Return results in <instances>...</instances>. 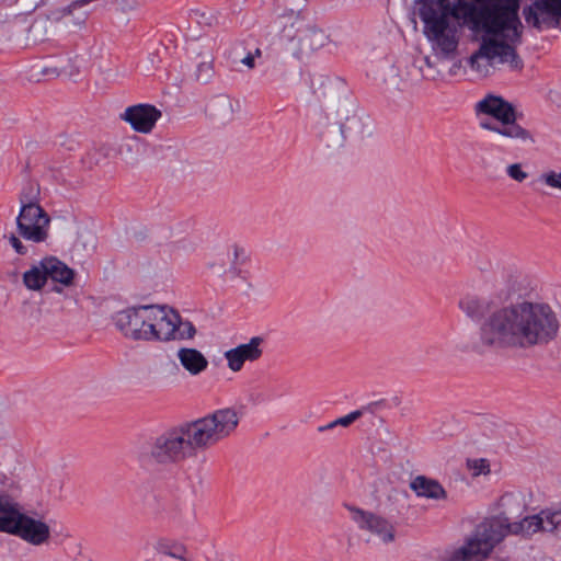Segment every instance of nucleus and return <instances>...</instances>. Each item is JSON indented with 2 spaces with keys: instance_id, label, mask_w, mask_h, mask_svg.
I'll list each match as a JSON object with an SVG mask.
<instances>
[{
  "instance_id": "nucleus-12",
  "label": "nucleus",
  "mask_w": 561,
  "mask_h": 561,
  "mask_svg": "<svg viewBox=\"0 0 561 561\" xmlns=\"http://www.w3.org/2000/svg\"><path fill=\"white\" fill-rule=\"evenodd\" d=\"M432 53L424 57V78L434 81H448L456 69V42L431 43Z\"/></svg>"
},
{
  "instance_id": "nucleus-18",
  "label": "nucleus",
  "mask_w": 561,
  "mask_h": 561,
  "mask_svg": "<svg viewBox=\"0 0 561 561\" xmlns=\"http://www.w3.org/2000/svg\"><path fill=\"white\" fill-rule=\"evenodd\" d=\"M240 103L226 94L214 96L208 105V115L210 118L227 123L237 117L240 113Z\"/></svg>"
},
{
  "instance_id": "nucleus-9",
  "label": "nucleus",
  "mask_w": 561,
  "mask_h": 561,
  "mask_svg": "<svg viewBox=\"0 0 561 561\" xmlns=\"http://www.w3.org/2000/svg\"><path fill=\"white\" fill-rule=\"evenodd\" d=\"M423 34L430 43L456 42V2H417Z\"/></svg>"
},
{
  "instance_id": "nucleus-29",
  "label": "nucleus",
  "mask_w": 561,
  "mask_h": 561,
  "mask_svg": "<svg viewBox=\"0 0 561 561\" xmlns=\"http://www.w3.org/2000/svg\"><path fill=\"white\" fill-rule=\"evenodd\" d=\"M137 11L136 2H113L110 12L119 21H128Z\"/></svg>"
},
{
  "instance_id": "nucleus-14",
  "label": "nucleus",
  "mask_w": 561,
  "mask_h": 561,
  "mask_svg": "<svg viewBox=\"0 0 561 561\" xmlns=\"http://www.w3.org/2000/svg\"><path fill=\"white\" fill-rule=\"evenodd\" d=\"M263 337L253 336L248 343H242L233 348L227 350L224 353V357L227 362L228 369L232 373H239L247 362L253 363L259 360L263 355Z\"/></svg>"
},
{
  "instance_id": "nucleus-5",
  "label": "nucleus",
  "mask_w": 561,
  "mask_h": 561,
  "mask_svg": "<svg viewBox=\"0 0 561 561\" xmlns=\"http://www.w3.org/2000/svg\"><path fill=\"white\" fill-rule=\"evenodd\" d=\"M116 329L128 340L148 343L192 340L196 329L167 305H141L114 316Z\"/></svg>"
},
{
  "instance_id": "nucleus-17",
  "label": "nucleus",
  "mask_w": 561,
  "mask_h": 561,
  "mask_svg": "<svg viewBox=\"0 0 561 561\" xmlns=\"http://www.w3.org/2000/svg\"><path fill=\"white\" fill-rule=\"evenodd\" d=\"M293 42L296 45L295 54L298 57H304L324 47L329 42V36L322 30L308 27L299 30Z\"/></svg>"
},
{
  "instance_id": "nucleus-35",
  "label": "nucleus",
  "mask_w": 561,
  "mask_h": 561,
  "mask_svg": "<svg viewBox=\"0 0 561 561\" xmlns=\"http://www.w3.org/2000/svg\"><path fill=\"white\" fill-rule=\"evenodd\" d=\"M506 172L508 174L510 178H512L513 180L517 181V182H523L527 179L528 176V173L525 172L523 169H522V164L520 163H513V164H510L506 169Z\"/></svg>"
},
{
  "instance_id": "nucleus-38",
  "label": "nucleus",
  "mask_w": 561,
  "mask_h": 561,
  "mask_svg": "<svg viewBox=\"0 0 561 561\" xmlns=\"http://www.w3.org/2000/svg\"><path fill=\"white\" fill-rule=\"evenodd\" d=\"M468 2H458V13L467 8Z\"/></svg>"
},
{
  "instance_id": "nucleus-22",
  "label": "nucleus",
  "mask_w": 561,
  "mask_h": 561,
  "mask_svg": "<svg viewBox=\"0 0 561 561\" xmlns=\"http://www.w3.org/2000/svg\"><path fill=\"white\" fill-rule=\"evenodd\" d=\"M528 286L526 278L520 275H510L497 287V297L504 301H511L526 293Z\"/></svg>"
},
{
  "instance_id": "nucleus-3",
  "label": "nucleus",
  "mask_w": 561,
  "mask_h": 561,
  "mask_svg": "<svg viewBox=\"0 0 561 561\" xmlns=\"http://www.w3.org/2000/svg\"><path fill=\"white\" fill-rule=\"evenodd\" d=\"M524 503L513 493L502 495L495 503V513L484 516L458 549V561H485L508 535L531 536L538 531L554 533L561 529V508H546L538 514L522 515Z\"/></svg>"
},
{
  "instance_id": "nucleus-16",
  "label": "nucleus",
  "mask_w": 561,
  "mask_h": 561,
  "mask_svg": "<svg viewBox=\"0 0 561 561\" xmlns=\"http://www.w3.org/2000/svg\"><path fill=\"white\" fill-rule=\"evenodd\" d=\"M245 251L243 248L233 244L218 254L211 262L207 264L208 270L217 276H226L228 274L233 277L238 275L236 265L244 263Z\"/></svg>"
},
{
  "instance_id": "nucleus-28",
  "label": "nucleus",
  "mask_w": 561,
  "mask_h": 561,
  "mask_svg": "<svg viewBox=\"0 0 561 561\" xmlns=\"http://www.w3.org/2000/svg\"><path fill=\"white\" fill-rule=\"evenodd\" d=\"M462 309L471 319H480L485 312V304L476 297H467L462 301Z\"/></svg>"
},
{
  "instance_id": "nucleus-39",
  "label": "nucleus",
  "mask_w": 561,
  "mask_h": 561,
  "mask_svg": "<svg viewBox=\"0 0 561 561\" xmlns=\"http://www.w3.org/2000/svg\"><path fill=\"white\" fill-rule=\"evenodd\" d=\"M251 54H252V55H254V58H255V57H261L262 51H261V49H260V48H256V49L254 50V53H251Z\"/></svg>"
},
{
  "instance_id": "nucleus-4",
  "label": "nucleus",
  "mask_w": 561,
  "mask_h": 561,
  "mask_svg": "<svg viewBox=\"0 0 561 561\" xmlns=\"http://www.w3.org/2000/svg\"><path fill=\"white\" fill-rule=\"evenodd\" d=\"M238 424L239 415L233 409L216 410L152 438L140 450L139 461L152 468L174 466L226 439L236 431Z\"/></svg>"
},
{
  "instance_id": "nucleus-37",
  "label": "nucleus",
  "mask_w": 561,
  "mask_h": 561,
  "mask_svg": "<svg viewBox=\"0 0 561 561\" xmlns=\"http://www.w3.org/2000/svg\"><path fill=\"white\" fill-rule=\"evenodd\" d=\"M241 64L248 67L249 69H253L255 66L254 55L248 54L244 58L241 59Z\"/></svg>"
},
{
  "instance_id": "nucleus-21",
  "label": "nucleus",
  "mask_w": 561,
  "mask_h": 561,
  "mask_svg": "<svg viewBox=\"0 0 561 561\" xmlns=\"http://www.w3.org/2000/svg\"><path fill=\"white\" fill-rule=\"evenodd\" d=\"M42 267L46 272L47 278L60 283L65 286L72 284L75 272L68 267L64 262L56 257H46L42 260Z\"/></svg>"
},
{
  "instance_id": "nucleus-19",
  "label": "nucleus",
  "mask_w": 561,
  "mask_h": 561,
  "mask_svg": "<svg viewBox=\"0 0 561 561\" xmlns=\"http://www.w3.org/2000/svg\"><path fill=\"white\" fill-rule=\"evenodd\" d=\"M176 358L181 367L191 376H198L208 368L206 356L194 347H180Z\"/></svg>"
},
{
  "instance_id": "nucleus-34",
  "label": "nucleus",
  "mask_w": 561,
  "mask_h": 561,
  "mask_svg": "<svg viewBox=\"0 0 561 561\" xmlns=\"http://www.w3.org/2000/svg\"><path fill=\"white\" fill-rule=\"evenodd\" d=\"M213 75V58L208 57L202 61L197 67V78L201 80H208Z\"/></svg>"
},
{
  "instance_id": "nucleus-6",
  "label": "nucleus",
  "mask_w": 561,
  "mask_h": 561,
  "mask_svg": "<svg viewBox=\"0 0 561 561\" xmlns=\"http://www.w3.org/2000/svg\"><path fill=\"white\" fill-rule=\"evenodd\" d=\"M35 13L32 28L39 35L59 28L81 26L85 23L90 10L89 2H9L7 8L0 5V22L13 19H25Z\"/></svg>"
},
{
  "instance_id": "nucleus-30",
  "label": "nucleus",
  "mask_w": 561,
  "mask_h": 561,
  "mask_svg": "<svg viewBox=\"0 0 561 561\" xmlns=\"http://www.w3.org/2000/svg\"><path fill=\"white\" fill-rule=\"evenodd\" d=\"M360 415H362L360 411L351 412L350 414H347L345 416H342L340 419H336V420L332 421L328 425L319 427V431L322 432V431H325V430H331V428H334V427H336L339 425L347 427L353 422H355L358 417H360Z\"/></svg>"
},
{
  "instance_id": "nucleus-26",
  "label": "nucleus",
  "mask_w": 561,
  "mask_h": 561,
  "mask_svg": "<svg viewBox=\"0 0 561 561\" xmlns=\"http://www.w3.org/2000/svg\"><path fill=\"white\" fill-rule=\"evenodd\" d=\"M465 470L472 479L481 476L488 477L491 473V465L486 458H467L465 460Z\"/></svg>"
},
{
  "instance_id": "nucleus-24",
  "label": "nucleus",
  "mask_w": 561,
  "mask_h": 561,
  "mask_svg": "<svg viewBox=\"0 0 561 561\" xmlns=\"http://www.w3.org/2000/svg\"><path fill=\"white\" fill-rule=\"evenodd\" d=\"M154 549L161 554L179 559L181 561H191L187 548L184 545L171 542L167 539H159L154 543Z\"/></svg>"
},
{
  "instance_id": "nucleus-27",
  "label": "nucleus",
  "mask_w": 561,
  "mask_h": 561,
  "mask_svg": "<svg viewBox=\"0 0 561 561\" xmlns=\"http://www.w3.org/2000/svg\"><path fill=\"white\" fill-rule=\"evenodd\" d=\"M191 15L199 25L211 26L218 22L217 13L202 2L191 9Z\"/></svg>"
},
{
  "instance_id": "nucleus-11",
  "label": "nucleus",
  "mask_w": 561,
  "mask_h": 561,
  "mask_svg": "<svg viewBox=\"0 0 561 561\" xmlns=\"http://www.w3.org/2000/svg\"><path fill=\"white\" fill-rule=\"evenodd\" d=\"M345 507L358 530L368 535L370 539L383 545L394 542L397 527L390 517L380 512L368 511L354 505H345Z\"/></svg>"
},
{
  "instance_id": "nucleus-1",
  "label": "nucleus",
  "mask_w": 561,
  "mask_h": 561,
  "mask_svg": "<svg viewBox=\"0 0 561 561\" xmlns=\"http://www.w3.org/2000/svg\"><path fill=\"white\" fill-rule=\"evenodd\" d=\"M472 3L466 23L482 43L469 58L470 67L483 77L494 65H506L513 71H520L524 61L516 51L524 28L518 16L519 2Z\"/></svg>"
},
{
  "instance_id": "nucleus-31",
  "label": "nucleus",
  "mask_w": 561,
  "mask_h": 561,
  "mask_svg": "<svg viewBox=\"0 0 561 561\" xmlns=\"http://www.w3.org/2000/svg\"><path fill=\"white\" fill-rule=\"evenodd\" d=\"M428 556L432 561H456V548L450 545L446 548L428 552Z\"/></svg>"
},
{
  "instance_id": "nucleus-25",
  "label": "nucleus",
  "mask_w": 561,
  "mask_h": 561,
  "mask_svg": "<svg viewBox=\"0 0 561 561\" xmlns=\"http://www.w3.org/2000/svg\"><path fill=\"white\" fill-rule=\"evenodd\" d=\"M47 276L42 267V261L23 274V283L30 290H41L46 284Z\"/></svg>"
},
{
  "instance_id": "nucleus-2",
  "label": "nucleus",
  "mask_w": 561,
  "mask_h": 561,
  "mask_svg": "<svg viewBox=\"0 0 561 561\" xmlns=\"http://www.w3.org/2000/svg\"><path fill=\"white\" fill-rule=\"evenodd\" d=\"M559 321L550 306L518 301L494 309L479 329L480 350L529 348L553 340Z\"/></svg>"
},
{
  "instance_id": "nucleus-7",
  "label": "nucleus",
  "mask_w": 561,
  "mask_h": 561,
  "mask_svg": "<svg viewBox=\"0 0 561 561\" xmlns=\"http://www.w3.org/2000/svg\"><path fill=\"white\" fill-rule=\"evenodd\" d=\"M0 522V531L15 536L32 547H47L53 541V528L43 515L24 512L10 501Z\"/></svg>"
},
{
  "instance_id": "nucleus-23",
  "label": "nucleus",
  "mask_w": 561,
  "mask_h": 561,
  "mask_svg": "<svg viewBox=\"0 0 561 561\" xmlns=\"http://www.w3.org/2000/svg\"><path fill=\"white\" fill-rule=\"evenodd\" d=\"M337 124L340 137H335L332 140V145L336 147L342 146L346 137L359 127L360 119L356 111L343 110L339 113Z\"/></svg>"
},
{
  "instance_id": "nucleus-15",
  "label": "nucleus",
  "mask_w": 561,
  "mask_h": 561,
  "mask_svg": "<svg viewBox=\"0 0 561 561\" xmlns=\"http://www.w3.org/2000/svg\"><path fill=\"white\" fill-rule=\"evenodd\" d=\"M160 117V110L150 104L131 105L121 114L124 122L128 123L135 131L141 134H149Z\"/></svg>"
},
{
  "instance_id": "nucleus-36",
  "label": "nucleus",
  "mask_w": 561,
  "mask_h": 561,
  "mask_svg": "<svg viewBox=\"0 0 561 561\" xmlns=\"http://www.w3.org/2000/svg\"><path fill=\"white\" fill-rule=\"evenodd\" d=\"M8 241L18 254L25 255L27 253V247L15 234H10Z\"/></svg>"
},
{
  "instance_id": "nucleus-32",
  "label": "nucleus",
  "mask_w": 561,
  "mask_h": 561,
  "mask_svg": "<svg viewBox=\"0 0 561 561\" xmlns=\"http://www.w3.org/2000/svg\"><path fill=\"white\" fill-rule=\"evenodd\" d=\"M279 20L284 28L294 27L301 23L300 12L295 9L286 10L279 15Z\"/></svg>"
},
{
  "instance_id": "nucleus-8",
  "label": "nucleus",
  "mask_w": 561,
  "mask_h": 561,
  "mask_svg": "<svg viewBox=\"0 0 561 561\" xmlns=\"http://www.w3.org/2000/svg\"><path fill=\"white\" fill-rule=\"evenodd\" d=\"M476 111L493 117L497 124L482 121L481 128L495 133L506 139L534 144L533 134L517 124L516 111L512 103L500 95L488 94L476 105Z\"/></svg>"
},
{
  "instance_id": "nucleus-33",
  "label": "nucleus",
  "mask_w": 561,
  "mask_h": 561,
  "mask_svg": "<svg viewBox=\"0 0 561 561\" xmlns=\"http://www.w3.org/2000/svg\"><path fill=\"white\" fill-rule=\"evenodd\" d=\"M541 181L551 188L561 190V172H546L541 175Z\"/></svg>"
},
{
  "instance_id": "nucleus-10",
  "label": "nucleus",
  "mask_w": 561,
  "mask_h": 561,
  "mask_svg": "<svg viewBox=\"0 0 561 561\" xmlns=\"http://www.w3.org/2000/svg\"><path fill=\"white\" fill-rule=\"evenodd\" d=\"M21 209L16 217V228L20 236L34 243H42L48 239L50 217L35 202L25 197L20 198Z\"/></svg>"
},
{
  "instance_id": "nucleus-20",
  "label": "nucleus",
  "mask_w": 561,
  "mask_h": 561,
  "mask_svg": "<svg viewBox=\"0 0 561 561\" xmlns=\"http://www.w3.org/2000/svg\"><path fill=\"white\" fill-rule=\"evenodd\" d=\"M410 489L419 497L430 500H445L447 494L442 484L428 477L416 476L410 481Z\"/></svg>"
},
{
  "instance_id": "nucleus-13",
  "label": "nucleus",
  "mask_w": 561,
  "mask_h": 561,
  "mask_svg": "<svg viewBox=\"0 0 561 561\" xmlns=\"http://www.w3.org/2000/svg\"><path fill=\"white\" fill-rule=\"evenodd\" d=\"M527 24L537 30L557 27L561 23V2H531L524 10Z\"/></svg>"
}]
</instances>
